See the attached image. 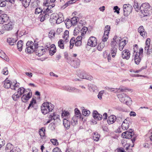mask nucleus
<instances>
[{
  "label": "nucleus",
  "instance_id": "6e6552de",
  "mask_svg": "<svg viewBox=\"0 0 152 152\" xmlns=\"http://www.w3.org/2000/svg\"><path fill=\"white\" fill-rule=\"evenodd\" d=\"M97 44V39L96 38L94 37H90L88 40V45L92 47H94Z\"/></svg>",
  "mask_w": 152,
  "mask_h": 152
},
{
  "label": "nucleus",
  "instance_id": "a19ab883",
  "mask_svg": "<svg viewBox=\"0 0 152 152\" xmlns=\"http://www.w3.org/2000/svg\"><path fill=\"white\" fill-rule=\"evenodd\" d=\"M36 101L33 98L31 99V101L30 102V103L29 104V105L28 107L27 108L28 110L30 109V108L31 107H32L33 106V105L35 104L36 103Z\"/></svg>",
  "mask_w": 152,
  "mask_h": 152
},
{
  "label": "nucleus",
  "instance_id": "bb28decb",
  "mask_svg": "<svg viewBox=\"0 0 152 152\" xmlns=\"http://www.w3.org/2000/svg\"><path fill=\"white\" fill-rule=\"evenodd\" d=\"M27 92V91L25 90V89L23 87H21L19 88L18 89L17 93L21 96L24 93Z\"/></svg>",
  "mask_w": 152,
  "mask_h": 152
},
{
  "label": "nucleus",
  "instance_id": "ea45409f",
  "mask_svg": "<svg viewBox=\"0 0 152 152\" xmlns=\"http://www.w3.org/2000/svg\"><path fill=\"white\" fill-rule=\"evenodd\" d=\"M105 45L104 43L103 42H101L99 45L97 47V49L99 51H101L104 47Z\"/></svg>",
  "mask_w": 152,
  "mask_h": 152
},
{
  "label": "nucleus",
  "instance_id": "b1692460",
  "mask_svg": "<svg viewBox=\"0 0 152 152\" xmlns=\"http://www.w3.org/2000/svg\"><path fill=\"white\" fill-rule=\"evenodd\" d=\"M17 40L12 38H7V42L10 45H13L16 44Z\"/></svg>",
  "mask_w": 152,
  "mask_h": 152
},
{
  "label": "nucleus",
  "instance_id": "f03ea898",
  "mask_svg": "<svg viewBox=\"0 0 152 152\" xmlns=\"http://www.w3.org/2000/svg\"><path fill=\"white\" fill-rule=\"evenodd\" d=\"M151 10V7L148 3L142 4L140 8V11L144 16H147L149 15Z\"/></svg>",
  "mask_w": 152,
  "mask_h": 152
},
{
  "label": "nucleus",
  "instance_id": "e2e57ef3",
  "mask_svg": "<svg viewBox=\"0 0 152 152\" xmlns=\"http://www.w3.org/2000/svg\"><path fill=\"white\" fill-rule=\"evenodd\" d=\"M6 2L4 1H0V7H4L6 6Z\"/></svg>",
  "mask_w": 152,
  "mask_h": 152
},
{
  "label": "nucleus",
  "instance_id": "4c0bfd02",
  "mask_svg": "<svg viewBox=\"0 0 152 152\" xmlns=\"http://www.w3.org/2000/svg\"><path fill=\"white\" fill-rule=\"evenodd\" d=\"M86 75H87V73L85 72H81L80 73L78 74V76L81 78L85 79L86 78Z\"/></svg>",
  "mask_w": 152,
  "mask_h": 152
},
{
  "label": "nucleus",
  "instance_id": "e433bc0d",
  "mask_svg": "<svg viewBox=\"0 0 152 152\" xmlns=\"http://www.w3.org/2000/svg\"><path fill=\"white\" fill-rule=\"evenodd\" d=\"M0 53L2 54V55L1 56L0 55V57L4 59L5 60L7 61L8 60V57L6 55L5 53L2 50L0 51Z\"/></svg>",
  "mask_w": 152,
  "mask_h": 152
},
{
  "label": "nucleus",
  "instance_id": "603ef678",
  "mask_svg": "<svg viewBox=\"0 0 152 152\" xmlns=\"http://www.w3.org/2000/svg\"><path fill=\"white\" fill-rule=\"evenodd\" d=\"M77 18L76 17H73L71 19L72 25L74 26L76 25L77 22Z\"/></svg>",
  "mask_w": 152,
  "mask_h": 152
},
{
  "label": "nucleus",
  "instance_id": "4468645a",
  "mask_svg": "<svg viewBox=\"0 0 152 152\" xmlns=\"http://www.w3.org/2000/svg\"><path fill=\"white\" fill-rule=\"evenodd\" d=\"M13 24L11 21L9 22L8 23L5 24L3 26V29L4 30L9 31L12 30L13 27Z\"/></svg>",
  "mask_w": 152,
  "mask_h": 152
},
{
  "label": "nucleus",
  "instance_id": "052dcab7",
  "mask_svg": "<svg viewBox=\"0 0 152 152\" xmlns=\"http://www.w3.org/2000/svg\"><path fill=\"white\" fill-rule=\"evenodd\" d=\"M3 74L5 75H7L8 73L7 68V67L4 68L2 71Z\"/></svg>",
  "mask_w": 152,
  "mask_h": 152
},
{
  "label": "nucleus",
  "instance_id": "9b49d317",
  "mask_svg": "<svg viewBox=\"0 0 152 152\" xmlns=\"http://www.w3.org/2000/svg\"><path fill=\"white\" fill-rule=\"evenodd\" d=\"M130 123H131V122L129 121V118H126L122 124V129L123 130L127 129L129 128Z\"/></svg>",
  "mask_w": 152,
  "mask_h": 152
},
{
  "label": "nucleus",
  "instance_id": "423d86ee",
  "mask_svg": "<svg viewBox=\"0 0 152 152\" xmlns=\"http://www.w3.org/2000/svg\"><path fill=\"white\" fill-rule=\"evenodd\" d=\"M67 62L70 64L75 68L78 67L80 64V60L77 58H73L72 60L71 59L70 60L67 58Z\"/></svg>",
  "mask_w": 152,
  "mask_h": 152
},
{
  "label": "nucleus",
  "instance_id": "aec40b11",
  "mask_svg": "<svg viewBox=\"0 0 152 152\" xmlns=\"http://www.w3.org/2000/svg\"><path fill=\"white\" fill-rule=\"evenodd\" d=\"M93 116L94 118L96 120H100L102 118V115L99 114L96 111H94Z\"/></svg>",
  "mask_w": 152,
  "mask_h": 152
},
{
  "label": "nucleus",
  "instance_id": "0e129e2a",
  "mask_svg": "<svg viewBox=\"0 0 152 152\" xmlns=\"http://www.w3.org/2000/svg\"><path fill=\"white\" fill-rule=\"evenodd\" d=\"M59 116L58 115H54L53 116L51 115H50V118H51V119H53L55 120L59 118Z\"/></svg>",
  "mask_w": 152,
  "mask_h": 152
},
{
  "label": "nucleus",
  "instance_id": "6e6d98bb",
  "mask_svg": "<svg viewBox=\"0 0 152 152\" xmlns=\"http://www.w3.org/2000/svg\"><path fill=\"white\" fill-rule=\"evenodd\" d=\"M26 45L27 47H33L34 43L31 41H28L26 43Z\"/></svg>",
  "mask_w": 152,
  "mask_h": 152
},
{
  "label": "nucleus",
  "instance_id": "69168bd1",
  "mask_svg": "<svg viewBox=\"0 0 152 152\" xmlns=\"http://www.w3.org/2000/svg\"><path fill=\"white\" fill-rule=\"evenodd\" d=\"M150 46L147 45H145V51L147 53V54H149L150 53V51H149V49Z\"/></svg>",
  "mask_w": 152,
  "mask_h": 152
},
{
  "label": "nucleus",
  "instance_id": "7c9ffc66",
  "mask_svg": "<svg viewBox=\"0 0 152 152\" xmlns=\"http://www.w3.org/2000/svg\"><path fill=\"white\" fill-rule=\"evenodd\" d=\"M100 137V135L97 132L94 133L93 135V140L96 141H98Z\"/></svg>",
  "mask_w": 152,
  "mask_h": 152
},
{
  "label": "nucleus",
  "instance_id": "c9c22d12",
  "mask_svg": "<svg viewBox=\"0 0 152 152\" xmlns=\"http://www.w3.org/2000/svg\"><path fill=\"white\" fill-rule=\"evenodd\" d=\"M64 43L63 40L62 39H60L58 42V47L61 49L64 48Z\"/></svg>",
  "mask_w": 152,
  "mask_h": 152
},
{
  "label": "nucleus",
  "instance_id": "20e7f679",
  "mask_svg": "<svg viewBox=\"0 0 152 152\" xmlns=\"http://www.w3.org/2000/svg\"><path fill=\"white\" fill-rule=\"evenodd\" d=\"M131 131H126L123 133L121 134L122 137L124 138L127 139H131V140L133 143L135 140V136L134 135V133L132 130H131Z\"/></svg>",
  "mask_w": 152,
  "mask_h": 152
},
{
  "label": "nucleus",
  "instance_id": "39448f33",
  "mask_svg": "<svg viewBox=\"0 0 152 152\" xmlns=\"http://www.w3.org/2000/svg\"><path fill=\"white\" fill-rule=\"evenodd\" d=\"M51 17L53 18L55 20H56V23L58 24L64 21L63 15L61 13H59L58 15L53 14L51 15Z\"/></svg>",
  "mask_w": 152,
  "mask_h": 152
},
{
  "label": "nucleus",
  "instance_id": "c85d7f7f",
  "mask_svg": "<svg viewBox=\"0 0 152 152\" xmlns=\"http://www.w3.org/2000/svg\"><path fill=\"white\" fill-rule=\"evenodd\" d=\"M117 52V48L116 47H112L110 51V53L111 54L113 57H114L115 56Z\"/></svg>",
  "mask_w": 152,
  "mask_h": 152
},
{
  "label": "nucleus",
  "instance_id": "f3484780",
  "mask_svg": "<svg viewBox=\"0 0 152 152\" xmlns=\"http://www.w3.org/2000/svg\"><path fill=\"white\" fill-rule=\"evenodd\" d=\"M133 56H134L135 63L137 65L139 64L142 57L138 56L137 52H136L135 51L133 53Z\"/></svg>",
  "mask_w": 152,
  "mask_h": 152
},
{
  "label": "nucleus",
  "instance_id": "c756f323",
  "mask_svg": "<svg viewBox=\"0 0 152 152\" xmlns=\"http://www.w3.org/2000/svg\"><path fill=\"white\" fill-rule=\"evenodd\" d=\"M23 42L22 40H20L17 43V47L18 50L19 51H21L22 50V47Z\"/></svg>",
  "mask_w": 152,
  "mask_h": 152
},
{
  "label": "nucleus",
  "instance_id": "a211bd4d",
  "mask_svg": "<svg viewBox=\"0 0 152 152\" xmlns=\"http://www.w3.org/2000/svg\"><path fill=\"white\" fill-rule=\"evenodd\" d=\"M9 17L6 14H3L0 15V24H3L8 21Z\"/></svg>",
  "mask_w": 152,
  "mask_h": 152
},
{
  "label": "nucleus",
  "instance_id": "de8ad7c7",
  "mask_svg": "<svg viewBox=\"0 0 152 152\" xmlns=\"http://www.w3.org/2000/svg\"><path fill=\"white\" fill-rule=\"evenodd\" d=\"M75 38L74 37H72L71 38V40H70L69 43L70 45V48H72L73 46L74 43H75Z\"/></svg>",
  "mask_w": 152,
  "mask_h": 152
},
{
  "label": "nucleus",
  "instance_id": "a18cd8bd",
  "mask_svg": "<svg viewBox=\"0 0 152 152\" xmlns=\"http://www.w3.org/2000/svg\"><path fill=\"white\" fill-rule=\"evenodd\" d=\"M116 90H118V92L119 91L123 92H125L126 90H128L127 88H126L125 87L122 86H120L119 88H116Z\"/></svg>",
  "mask_w": 152,
  "mask_h": 152
},
{
  "label": "nucleus",
  "instance_id": "58836bf2",
  "mask_svg": "<svg viewBox=\"0 0 152 152\" xmlns=\"http://www.w3.org/2000/svg\"><path fill=\"white\" fill-rule=\"evenodd\" d=\"M40 17H41L40 19V21L41 22H43L45 20L48 18L49 17V15L48 14H46L42 16L41 15H40Z\"/></svg>",
  "mask_w": 152,
  "mask_h": 152
},
{
  "label": "nucleus",
  "instance_id": "72a5a7b5",
  "mask_svg": "<svg viewBox=\"0 0 152 152\" xmlns=\"http://www.w3.org/2000/svg\"><path fill=\"white\" fill-rule=\"evenodd\" d=\"M31 0H23L22 1V4L25 8L28 7L29 5Z\"/></svg>",
  "mask_w": 152,
  "mask_h": 152
},
{
  "label": "nucleus",
  "instance_id": "6ab92c4d",
  "mask_svg": "<svg viewBox=\"0 0 152 152\" xmlns=\"http://www.w3.org/2000/svg\"><path fill=\"white\" fill-rule=\"evenodd\" d=\"M61 89L69 92L73 91L76 90L75 88L69 86H64L61 87Z\"/></svg>",
  "mask_w": 152,
  "mask_h": 152
},
{
  "label": "nucleus",
  "instance_id": "dca6fc26",
  "mask_svg": "<svg viewBox=\"0 0 152 152\" xmlns=\"http://www.w3.org/2000/svg\"><path fill=\"white\" fill-rule=\"evenodd\" d=\"M14 146L10 143H8L5 148V152H16Z\"/></svg>",
  "mask_w": 152,
  "mask_h": 152
},
{
  "label": "nucleus",
  "instance_id": "79ce46f5",
  "mask_svg": "<svg viewBox=\"0 0 152 152\" xmlns=\"http://www.w3.org/2000/svg\"><path fill=\"white\" fill-rule=\"evenodd\" d=\"M123 146H124V147L125 149L128 152H132V149H129L130 145H128V144L126 143V144H124V143H123L122 144Z\"/></svg>",
  "mask_w": 152,
  "mask_h": 152
},
{
  "label": "nucleus",
  "instance_id": "cd10ccee",
  "mask_svg": "<svg viewBox=\"0 0 152 152\" xmlns=\"http://www.w3.org/2000/svg\"><path fill=\"white\" fill-rule=\"evenodd\" d=\"M78 119V118L76 116H73L71 121V125L74 126L77 124Z\"/></svg>",
  "mask_w": 152,
  "mask_h": 152
},
{
  "label": "nucleus",
  "instance_id": "c03bdc74",
  "mask_svg": "<svg viewBox=\"0 0 152 152\" xmlns=\"http://www.w3.org/2000/svg\"><path fill=\"white\" fill-rule=\"evenodd\" d=\"M83 115L85 116H88L90 113V111L86 109H84L82 110Z\"/></svg>",
  "mask_w": 152,
  "mask_h": 152
},
{
  "label": "nucleus",
  "instance_id": "a878e982",
  "mask_svg": "<svg viewBox=\"0 0 152 152\" xmlns=\"http://www.w3.org/2000/svg\"><path fill=\"white\" fill-rule=\"evenodd\" d=\"M12 84V82L10 83V80H6L4 82V87L8 89L10 88L11 89Z\"/></svg>",
  "mask_w": 152,
  "mask_h": 152
},
{
  "label": "nucleus",
  "instance_id": "0eeeda50",
  "mask_svg": "<svg viewBox=\"0 0 152 152\" xmlns=\"http://www.w3.org/2000/svg\"><path fill=\"white\" fill-rule=\"evenodd\" d=\"M132 7L129 4H125L123 5L124 15L127 16L132 12Z\"/></svg>",
  "mask_w": 152,
  "mask_h": 152
},
{
  "label": "nucleus",
  "instance_id": "09e8293b",
  "mask_svg": "<svg viewBox=\"0 0 152 152\" xmlns=\"http://www.w3.org/2000/svg\"><path fill=\"white\" fill-rule=\"evenodd\" d=\"M134 5L133 6L134 7L135 9V10L138 12L140 10V7H139L138 3L136 1H134Z\"/></svg>",
  "mask_w": 152,
  "mask_h": 152
},
{
  "label": "nucleus",
  "instance_id": "412c9836",
  "mask_svg": "<svg viewBox=\"0 0 152 152\" xmlns=\"http://www.w3.org/2000/svg\"><path fill=\"white\" fill-rule=\"evenodd\" d=\"M63 125L64 127L67 129H69L70 125V122L69 118H64L63 120Z\"/></svg>",
  "mask_w": 152,
  "mask_h": 152
},
{
  "label": "nucleus",
  "instance_id": "8fccbe9b",
  "mask_svg": "<svg viewBox=\"0 0 152 152\" xmlns=\"http://www.w3.org/2000/svg\"><path fill=\"white\" fill-rule=\"evenodd\" d=\"M34 51V48L33 47H27L25 51L26 52H27L28 53H31V52H33Z\"/></svg>",
  "mask_w": 152,
  "mask_h": 152
},
{
  "label": "nucleus",
  "instance_id": "9d476101",
  "mask_svg": "<svg viewBox=\"0 0 152 152\" xmlns=\"http://www.w3.org/2000/svg\"><path fill=\"white\" fill-rule=\"evenodd\" d=\"M36 55L39 56H40L43 55L45 53V50L42 46L37 47L34 50Z\"/></svg>",
  "mask_w": 152,
  "mask_h": 152
},
{
  "label": "nucleus",
  "instance_id": "5fc2aeb1",
  "mask_svg": "<svg viewBox=\"0 0 152 152\" xmlns=\"http://www.w3.org/2000/svg\"><path fill=\"white\" fill-rule=\"evenodd\" d=\"M75 115L74 116H76L77 117L79 118V117L80 115V111L77 108H75Z\"/></svg>",
  "mask_w": 152,
  "mask_h": 152
},
{
  "label": "nucleus",
  "instance_id": "f8f14e48",
  "mask_svg": "<svg viewBox=\"0 0 152 152\" xmlns=\"http://www.w3.org/2000/svg\"><path fill=\"white\" fill-rule=\"evenodd\" d=\"M32 93L29 92V93L23 94L21 97V99L23 102H26L32 96Z\"/></svg>",
  "mask_w": 152,
  "mask_h": 152
},
{
  "label": "nucleus",
  "instance_id": "393cba45",
  "mask_svg": "<svg viewBox=\"0 0 152 152\" xmlns=\"http://www.w3.org/2000/svg\"><path fill=\"white\" fill-rule=\"evenodd\" d=\"M61 116L62 118H63V119L64 118L68 119L69 118L70 115V113L69 112L67 111H64L62 112L61 114Z\"/></svg>",
  "mask_w": 152,
  "mask_h": 152
},
{
  "label": "nucleus",
  "instance_id": "4be33fe9",
  "mask_svg": "<svg viewBox=\"0 0 152 152\" xmlns=\"http://www.w3.org/2000/svg\"><path fill=\"white\" fill-rule=\"evenodd\" d=\"M19 85L20 83H17L16 81H13V82H12L11 89L15 90H17L18 88Z\"/></svg>",
  "mask_w": 152,
  "mask_h": 152
},
{
  "label": "nucleus",
  "instance_id": "2eb2a0df",
  "mask_svg": "<svg viewBox=\"0 0 152 152\" xmlns=\"http://www.w3.org/2000/svg\"><path fill=\"white\" fill-rule=\"evenodd\" d=\"M130 55V53L128 50H125L122 52L121 57L123 59L128 60L129 59Z\"/></svg>",
  "mask_w": 152,
  "mask_h": 152
},
{
  "label": "nucleus",
  "instance_id": "49530a36",
  "mask_svg": "<svg viewBox=\"0 0 152 152\" xmlns=\"http://www.w3.org/2000/svg\"><path fill=\"white\" fill-rule=\"evenodd\" d=\"M20 96H21L18 94H15V93L12 95V98L14 101H16L18 100V99L20 98Z\"/></svg>",
  "mask_w": 152,
  "mask_h": 152
},
{
  "label": "nucleus",
  "instance_id": "5701e85b",
  "mask_svg": "<svg viewBox=\"0 0 152 152\" xmlns=\"http://www.w3.org/2000/svg\"><path fill=\"white\" fill-rule=\"evenodd\" d=\"M56 51V48L54 44L51 45V47L49 49V53L51 56H53Z\"/></svg>",
  "mask_w": 152,
  "mask_h": 152
},
{
  "label": "nucleus",
  "instance_id": "f257e3e1",
  "mask_svg": "<svg viewBox=\"0 0 152 152\" xmlns=\"http://www.w3.org/2000/svg\"><path fill=\"white\" fill-rule=\"evenodd\" d=\"M54 105L50 103L44 102L41 106V110L42 113L45 115L51 112L53 110Z\"/></svg>",
  "mask_w": 152,
  "mask_h": 152
},
{
  "label": "nucleus",
  "instance_id": "2f4dec72",
  "mask_svg": "<svg viewBox=\"0 0 152 152\" xmlns=\"http://www.w3.org/2000/svg\"><path fill=\"white\" fill-rule=\"evenodd\" d=\"M126 44V40H124L121 42L119 44V49L121 51Z\"/></svg>",
  "mask_w": 152,
  "mask_h": 152
},
{
  "label": "nucleus",
  "instance_id": "473e14b6",
  "mask_svg": "<svg viewBox=\"0 0 152 152\" xmlns=\"http://www.w3.org/2000/svg\"><path fill=\"white\" fill-rule=\"evenodd\" d=\"M65 23L66 27L68 28H69L72 25L71 19H66L65 21Z\"/></svg>",
  "mask_w": 152,
  "mask_h": 152
},
{
  "label": "nucleus",
  "instance_id": "7ed1b4c3",
  "mask_svg": "<svg viewBox=\"0 0 152 152\" xmlns=\"http://www.w3.org/2000/svg\"><path fill=\"white\" fill-rule=\"evenodd\" d=\"M117 96L121 102L124 103L128 106L131 104L132 100L131 98L125 94H118Z\"/></svg>",
  "mask_w": 152,
  "mask_h": 152
},
{
  "label": "nucleus",
  "instance_id": "ddd939ff",
  "mask_svg": "<svg viewBox=\"0 0 152 152\" xmlns=\"http://www.w3.org/2000/svg\"><path fill=\"white\" fill-rule=\"evenodd\" d=\"M119 118L121 119V117H119ZM119 120V118H118V119H116V117L114 115H111L109 116L107 120V122L108 124H110L114 123L115 121L118 122V120Z\"/></svg>",
  "mask_w": 152,
  "mask_h": 152
},
{
  "label": "nucleus",
  "instance_id": "f704fd0d",
  "mask_svg": "<svg viewBox=\"0 0 152 152\" xmlns=\"http://www.w3.org/2000/svg\"><path fill=\"white\" fill-rule=\"evenodd\" d=\"M45 129L44 128H42L39 130V134L41 137H44L45 135Z\"/></svg>",
  "mask_w": 152,
  "mask_h": 152
},
{
  "label": "nucleus",
  "instance_id": "680f3d73",
  "mask_svg": "<svg viewBox=\"0 0 152 152\" xmlns=\"http://www.w3.org/2000/svg\"><path fill=\"white\" fill-rule=\"evenodd\" d=\"M113 10H115L114 12H116L117 14L119 13L120 8L117 6L114 7Z\"/></svg>",
  "mask_w": 152,
  "mask_h": 152
},
{
  "label": "nucleus",
  "instance_id": "774afa93",
  "mask_svg": "<svg viewBox=\"0 0 152 152\" xmlns=\"http://www.w3.org/2000/svg\"><path fill=\"white\" fill-rule=\"evenodd\" d=\"M53 152H62L61 149L58 147H56L53 150Z\"/></svg>",
  "mask_w": 152,
  "mask_h": 152
},
{
  "label": "nucleus",
  "instance_id": "4d7b16f0",
  "mask_svg": "<svg viewBox=\"0 0 152 152\" xmlns=\"http://www.w3.org/2000/svg\"><path fill=\"white\" fill-rule=\"evenodd\" d=\"M42 12V9L40 8H37L35 9V13L37 14L41 12L42 15H43Z\"/></svg>",
  "mask_w": 152,
  "mask_h": 152
},
{
  "label": "nucleus",
  "instance_id": "864d4df0",
  "mask_svg": "<svg viewBox=\"0 0 152 152\" xmlns=\"http://www.w3.org/2000/svg\"><path fill=\"white\" fill-rule=\"evenodd\" d=\"M143 49L142 48H140L139 51V52H137L138 56H140L141 57H143Z\"/></svg>",
  "mask_w": 152,
  "mask_h": 152
},
{
  "label": "nucleus",
  "instance_id": "338daca9",
  "mask_svg": "<svg viewBox=\"0 0 152 152\" xmlns=\"http://www.w3.org/2000/svg\"><path fill=\"white\" fill-rule=\"evenodd\" d=\"M81 41H75V45L77 46H80L81 45Z\"/></svg>",
  "mask_w": 152,
  "mask_h": 152
},
{
  "label": "nucleus",
  "instance_id": "13d9d810",
  "mask_svg": "<svg viewBox=\"0 0 152 152\" xmlns=\"http://www.w3.org/2000/svg\"><path fill=\"white\" fill-rule=\"evenodd\" d=\"M50 141L54 145H57L58 144V142L56 139H52L50 140Z\"/></svg>",
  "mask_w": 152,
  "mask_h": 152
},
{
  "label": "nucleus",
  "instance_id": "bf43d9fd",
  "mask_svg": "<svg viewBox=\"0 0 152 152\" xmlns=\"http://www.w3.org/2000/svg\"><path fill=\"white\" fill-rule=\"evenodd\" d=\"M104 93V91H100L98 95V97L99 99H102V96Z\"/></svg>",
  "mask_w": 152,
  "mask_h": 152
},
{
  "label": "nucleus",
  "instance_id": "1a4fd4ad",
  "mask_svg": "<svg viewBox=\"0 0 152 152\" xmlns=\"http://www.w3.org/2000/svg\"><path fill=\"white\" fill-rule=\"evenodd\" d=\"M121 38L120 37L115 36L113 39V41L111 43V45L112 47H116L117 48V45L121 41Z\"/></svg>",
  "mask_w": 152,
  "mask_h": 152
},
{
  "label": "nucleus",
  "instance_id": "37998d69",
  "mask_svg": "<svg viewBox=\"0 0 152 152\" xmlns=\"http://www.w3.org/2000/svg\"><path fill=\"white\" fill-rule=\"evenodd\" d=\"M88 30V28L87 27L84 26L80 30L82 36H83L86 33Z\"/></svg>",
  "mask_w": 152,
  "mask_h": 152
},
{
  "label": "nucleus",
  "instance_id": "3c124183",
  "mask_svg": "<svg viewBox=\"0 0 152 152\" xmlns=\"http://www.w3.org/2000/svg\"><path fill=\"white\" fill-rule=\"evenodd\" d=\"M139 33H140V35L143 38L146 37L147 33L145 32L144 29H143V30L142 31H140V32H139Z\"/></svg>",
  "mask_w": 152,
  "mask_h": 152
}]
</instances>
